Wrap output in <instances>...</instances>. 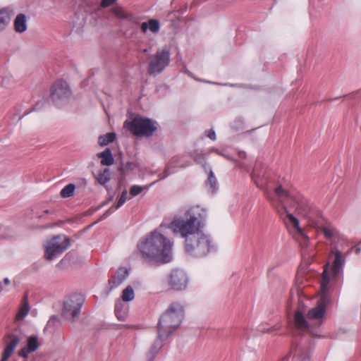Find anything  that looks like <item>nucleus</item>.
<instances>
[{
  "label": "nucleus",
  "instance_id": "obj_47",
  "mask_svg": "<svg viewBox=\"0 0 361 361\" xmlns=\"http://www.w3.org/2000/svg\"><path fill=\"white\" fill-rule=\"evenodd\" d=\"M235 161L237 162V166H239L240 168H245V167L244 163L238 161Z\"/></svg>",
  "mask_w": 361,
  "mask_h": 361
},
{
  "label": "nucleus",
  "instance_id": "obj_35",
  "mask_svg": "<svg viewBox=\"0 0 361 361\" xmlns=\"http://www.w3.org/2000/svg\"><path fill=\"white\" fill-rule=\"evenodd\" d=\"M329 281H330V278L327 273V270L326 269H324L323 276H322V280L321 282V289H322V292H324L326 290L327 286L329 283Z\"/></svg>",
  "mask_w": 361,
  "mask_h": 361
},
{
  "label": "nucleus",
  "instance_id": "obj_28",
  "mask_svg": "<svg viewBox=\"0 0 361 361\" xmlns=\"http://www.w3.org/2000/svg\"><path fill=\"white\" fill-rule=\"evenodd\" d=\"M116 139L115 133H108L106 135H100L98 139V142L101 146H106L108 144L113 142Z\"/></svg>",
  "mask_w": 361,
  "mask_h": 361
},
{
  "label": "nucleus",
  "instance_id": "obj_31",
  "mask_svg": "<svg viewBox=\"0 0 361 361\" xmlns=\"http://www.w3.org/2000/svg\"><path fill=\"white\" fill-rule=\"evenodd\" d=\"M75 189V185L73 183H69L61 190L60 195L63 198L70 197L73 195Z\"/></svg>",
  "mask_w": 361,
  "mask_h": 361
},
{
  "label": "nucleus",
  "instance_id": "obj_1",
  "mask_svg": "<svg viewBox=\"0 0 361 361\" xmlns=\"http://www.w3.org/2000/svg\"><path fill=\"white\" fill-rule=\"evenodd\" d=\"M173 243L157 230L142 238L137 248L142 262L150 266H159L172 259Z\"/></svg>",
  "mask_w": 361,
  "mask_h": 361
},
{
  "label": "nucleus",
  "instance_id": "obj_9",
  "mask_svg": "<svg viewBox=\"0 0 361 361\" xmlns=\"http://www.w3.org/2000/svg\"><path fill=\"white\" fill-rule=\"evenodd\" d=\"M84 301L85 299L80 295H71L63 302L61 316L66 320L75 322L79 317Z\"/></svg>",
  "mask_w": 361,
  "mask_h": 361
},
{
  "label": "nucleus",
  "instance_id": "obj_46",
  "mask_svg": "<svg viewBox=\"0 0 361 361\" xmlns=\"http://www.w3.org/2000/svg\"><path fill=\"white\" fill-rule=\"evenodd\" d=\"M247 155L245 152H238V157L240 159H245L246 158Z\"/></svg>",
  "mask_w": 361,
  "mask_h": 361
},
{
  "label": "nucleus",
  "instance_id": "obj_43",
  "mask_svg": "<svg viewBox=\"0 0 361 361\" xmlns=\"http://www.w3.org/2000/svg\"><path fill=\"white\" fill-rule=\"evenodd\" d=\"M45 104H46L45 100L38 102L35 104V107L33 108V110H38V109H41Z\"/></svg>",
  "mask_w": 361,
  "mask_h": 361
},
{
  "label": "nucleus",
  "instance_id": "obj_23",
  "mask_svg": "<svg viewBox=\"0 0 361 361\" xmlns=\"http://www.w3.org/2000/svg\"><path fill=\"white\" fill-rule=\"evenodd\" d=\"M190 165V163L188 164H183L182 162V157H174L171 159L170 162L166 166V169H165L164 172L163 176L161 178V179L165 178L167 176H169L171 174V172L169 171L170 167H181L185 168Z\"/></svg>",
  "mask_w": 361,
  "mask_h": 361
},
{
  "label": "nucleus",
  "instance_id": "obj_5",
  "mask_svg": "<svg viewBox=\"0 0 361 361\" xmlns=\"http://www.w3.org/2000/svg\"><path fill=\"white\" fill-rule=\"evenodd\" d=\"M184 317V307L178 302H172L160 317L157 324V331L160 336H171L178 328Z\"/></svg>",
  "mask_w": 361,
  "mask_h": 361
},
{
  "label": "nucleus",
  "instance_id": "obj_6",
  "mask_svg": "<svg viewBox=\"0 0 361 361\" xmlns=\"http://www.w3.org/2000/svg\"><path fill=\"white\" fill-rule=\"evenodd\" d=\"M155 124L152 119L137 116L131 121L126 120L123 126L134 135L149 137L157 130Z\"/></svg>",
  "mask_w": 361,
  "mask_h": 361
},
{
  "label": "nucleus",
  "instance_id": "obj_36",
  "mask_svg": "<svg viewBox=\"0 0 361 361\" xmlns=\"http://www.w3.org/2000/svg\"><path fill=\"white\" fill-rule=\"evenodd\" d=\"M147 188L148 187H147V186L142 187V186L137 185H132L130 188V194L132 197H135V196L139 195L140 193H141L145 188Z\"/></svg>",
  "mask_w": 361,
  "mask_h": 361
},
{
  "label": "nucleus",
  "instance_id": "obj_33",
  "mask_svg": "<svg viewBox=\"0 0 361 361\" xmlns=\"http://www.w3.org/2000/svg\"><path fill=\"white\" fill-rule=\"evenodd\" d=\"M113 13L118 18L122 19H128L131 20L132 16L127 12H126L123 8H114L112 9Z\"/></svg>",
  "mask_w": 361,
  "mask_h": 361
},
{
  "label": "nucleus",
  "instance_id": "obj_21",
  "mask_svg": "<svg viewBox=\"0 0 361 361\" xmlns=\"http://www.w3.org/2000/svg\"><path fill=\"white\" fill-rule=\"evenodd\" d=\"M295 325L298 330L307 331L312 334H315L311 327L310 323L307 322L300 312H296L295 314Z\"/></svg>",
  "mask_w": 361,
  "mask_h": 361
},
{
  "label": "nucleus",
  "instance_id": "obj_51",
  "mask_svg": "<svg viewBox=\"0 0 361 361\" xmlns=\"http://www.w3.org/2000/svg\"><path fill=\"white\" fill-rule=\"evenodd\" d=\"M32 110L29 111H26L23 114V116L27 115V114H29Z\"/></svg>",
  "mask_w": 361,
  "mask_h": 361
},
{
  "label": "nucleus",
  "instance_id": "obj_37",
  "mask_svg": "<svg viewBox=\"0 0 361 361\" xmlns=\"http://www.w3.org/2000/svg\"><path fill=\"white\" fill-rule=\"evenodd\" d=\"M149 29L151 32L155 33L159 30V23L157 20L151 19L149 20Z\"/></svg>",
  "mask_w": 361,
  "mask_h": 361
},
{
  "label": "nucleus",
  "instance_id": "obj_42",
  "mask_svg": "<svg viewBox=\"0 0 361 361\" xmlns=\"http://www.w3.org/2000/svg\"><path fill=\"white\" fill-rule=\"evenodd\" d=\"M207 135L209 138H210L212 140H216V133L213 129H210L209 130L207 131Z\"/></svg>",
  "mask_w": 361,
  "mask_h": 361
},
{
  "label": "nucleus",
  "instance_id": "obj_34",
  "mask_svg": "<svg viewBox=\"0 0 361 361\" xmlns=\"http://www.w3.org/2000/svg\"><path fill=\"white\" fill-rule=\"evenodd\" d=\"M192 157L195 161V163L198 164H201L203 167V164L206 163L204 154L202 152H199L197 151L194 152L192 154Z\"/></svg>",
  "mask_w": 361,
  "mask_h": 361
},
{
  "label": "nucleus",
  "instance_id": "obj_39",
  "mask_svg": "<svg viewBox=\"0 0 361 361\" xmlns=\"http://www.w3.org/2000/svg\"><path fill=\"white\" fill-rule=\"evenodd\" d=\"M117 209H115V206H113L111 207H110L109 209H107L104 214L103 215L101 216V219L100 220H104L105 219L106 217H108L109 216H110L112 213L114 212V211H116Z\"/></svg>",
  "mask_w": 361,
  "mask_h": 361
},
{
  "label": "nucleus",
  "instance_id": "obj_18",
  "mask_svg": "<svg viewBox=\"0 0 361 361\" xmlns=\"http://www.w3.org/2000/svg\"><path fill=\"white\" fill-rule=\"evenodd\" d=\"M128 271L126 268L120 267L117 269L111 280L109 281L110 290L119 286L126 279Z\"/></svg>",
  "mask_w": 361,
  "mask_h": 361
},
{
  "label": "nucleus",
  "instance_id": "obj_19",
  "mask_svg": "<svg viewBox=\"0 0 361 361\" xmlns=\"http://www.w3.org/2000/svg\"><path fill=\"white\" fill-rule=\"evenodd\" d=\"M326 311L325 297L323 296L318 305L310 310L307 313V317L310 320L322 319Z\"/></svg>",
  "mask_w": 361,
  "mask_h": 361
},
{
  "label": "nucleus",
  "instance_id": "obj_11",
  "mask_svg": "<svg viewBox=\"0 0 361 361\" xmlns=\"http://www.w3.org/2000/svg\"><path fill=\"white\" fill-rule=\"evenodd\" d=\"M60 236L53 238L49 245L46 247L45 256L49 260H52L58 255L65 252L70 246V239L65 237L61 243H59Z\"/></svg>",
  "mask_w": 361,
  "mask_h": 361
},
{
  "label": "nucleus",
  "instance_id": "obj_2",
  "mask_svg": "<svg viewBox=\"0 0 361 361\" xmlns=\"http://www.w3.org/2000/svg\"><path fill=\"white\" fill-rule=\"evenodd\" d=\"M207 211L200 206L189 209L184 216L174 218L169 228L176 234H180L187 240L197 231L202 230L206 225Z\"/></svg>",
  "mask_w": 361,
  "mask_h": 361
},
{
  "label": "nucleus",
  "instance_id": "obj_26",
  "mask_svg": "<svg viewBox=\"0 0 361 361\" xmlns=\"http://www.w3.org/2000/svg\"><path fill=\"white\" fill-rule=\"evenodd\" d=\"M14 29L16 32L22 33L27 30L26 16L23 13L17 15L14 20Z\"/></svg>",
  "mask_w": 361,
  "mask_h": 361
},
{
  "label": "nucleus",
  "instance_id": "obj_25",
  "mask_svg": "<svg viewBox=\"0 0 361 361\" xmlns=\"http://www.w3.org/2000/svg\"><path fill=\"white\" fill-rule=\"evenodd\" d=\"M98 158L101 159V164L103 166H111L114 162V159L109 148H106L103 152L97 154Z\"/></svg>",
  "mask_w": 361,
  "mask_h": 361
},
{
  "label": "nucleus",
  "instance_id": "obj_20",
  "mask_svg": "<svg viewBox=\"0 0 361 361\" xmlns=\"http://www.w3.org/2000/svg\"><path fill=\"white\" fill-rule=\"evenodd\" d=\"M203 169L204 171L208 173V178L205 182L206 187L208 191L214 193L217 190V179L209 164L204 163L203 164Z\"/></svg>",
  "mask_w": 361,
  "mask_h": 361
},
{
  "label": "nucleus",
  "instance_id": "obj_12",
  "mask_svg": "<svg viewBox=\"0 0 361 361\" xmlns=\"http://www.w3.org/2000/svg\"><path fill=\"white\" fill-rule=\"evenodd\" d=\"M188 279L185 272L181 269H173L169 276V285L175 290H181L186 288Z\"/></svg>",
  "mask_w": 361,
  "mask_h": 361
},
{
  "label": "nucleus",
  "instance_id": "obj_7",
  "mask_svg": "<svg viewBox=\"0 0 361 361\" xmlns=\"http://www.w3.org/2000/svg\"><path fill=\"white\" fill-rule=\"evenodd\" d=\"M283 205L284 213L286 214V217L288 221L293 225L295 229V237L298 241L301 247V252L302 257H312L314 256L313 253H310L308 248L309 238L305 234L304 230L299 225V220L293 216V214L288 210V207H290L287 204V202L283 199V202H281Z\"/></svg>",
  "mask_w": 361,
  "mask_h": 361
},
{
  "label": "nucleus",
  "instance_id": "obj_4",
  "mask_svg": "<svg viewBox=\"0 0 361 361\" xmlns=\"http://www.w3.org/2000/svg\"><path fill=\"white\" fill-rule=\"evenodd\" d=\"M185 252L190 256L202 258L216 250L213 238L202 230L197 231L191 238L185 240Z\"/></svg>",
  "mask_w": 361,
  "mask_h": 361
},
{
  "label": "nucleus",
  "instance_id": "obj_44",
  "mask_svg": "<svg viewBox=\"0 0 361 361\" xmlns=\"http://www.w3.org/2000/svg\"><path fill=\"white\" fill-rule=\"evenodd\" d=\"M149 28V23L144 22L141 25V29L143 32H146Z\"/></svg>",
  "mask_w": 361,
  "mask_h": 361
},
{
  "label": "nucleus",
  "instance_id": "obj_24",
  "mask_svg": "<svg viewBox=\"0 0 361 361\" xmlns=\"http://www.w3.org/2000/svg\"><path fill=\"white\" fill-rule=\"evenodd\" d=\"M116 318L120 321H124L128 314V307L122 301L117 300L114 309Z\"/></svg>",
  "mask_w": 361,
  "mask_h": 361
},
{
  "label": "nucleus",
  "instance_id": "obj_10",
  "mask_svg": "<svg viewBox=\"0 0 361 361\" xmlns=\"http://www.w3.org/2000/svg\"><path fill=\"white\" fill-rule=\"evenodd\" d=\"M71 95L68 83L64 80L56 81L51 87L50 97L56 106L66 102Z\"/></svg>",
  "mask_w": 361,
  "mask_h": 361
},
{
  "label": "nucleus",
  "instance_id": "obj_41",
  "mask_svg": "<svg viewBox=\"0 0 361 361\" xmlns=\"http://www.w3.org/2000/svg\"><path fill=\"white\" fill-rule=\"evenodd\" d=\"M322 232H323L324 235H325V237L327 238H331L334 235L333 232L328 228H325V227L323 228Z\"/></svg>",
  "mask_w": 361,
  "mask_h": 361
},
{
  "label": "nucleus",
  "instance_id": "obj_40",
  "mask_svg": "<svg viewBox=\"0 0 361 361\" xmlns=\"http://www.w3.org/2000/svg\"><path fill=\"white\" fill-rule=\"evenodd\" d=\"M117 0H102L100 6L102 8H106L112 5Z\"/></svg>",
  "mask_w": 361,
  "mask_h": 361
},
{
  "label": "nucleus",
  "instance_id": "obj_14",
  "mask_svg": "<svg viewBox=\"0 0 361 361\" xmlns=\"http://www.w3.org/2000/svg\"><path fill=\"white\" fill-rule=\"evenodd\" d=\"M4 342L6 343L5 348L2 353V357L0 361H7V360L13 354L16 347L20 342L19 337L14 334H10L4 337Z\"/></svg>",
  "mask_w": 361,
  "mask_h": 361
},
{
  "label": "nucleus",
  "instance_id": "obj_38",
  "mask_svg": "<svg viewBox=\"0 0 361 361\" xmlns=\"http://www.w3.org/2000/svg\"><path fill=\"white\" fill-rule=\"evenodd\" d=\"M127 195H128L127 190H124L122 192L121 195L118 202L115 205V209L120 208L126 202V201L127 200Z\"/></svg>",
  "mask_w": 361,
  "mask_h": 361
},
{
  "label": "nucleus",
  "instance_id": "obj_48",
  "mask_svg": "<svg viewBox=\"0 0 361 361\" xmlns=\"http://www.w3.org/2000/svg\"><path fill=\"white\" fill-rule=\"evenodd\" d=\"M355 254L358 255L361 252V248L359 247H356L355 249Z\"/></svg>",
  "mask_w": 361,
  "mask_h": 361
},
{
  "label": "nucleus",
  "instance_id": "obj_17",
  "mask_svg": "<svg viewBox=\"0 0 361 361\" xmlns=\"http://www.w3.org/2000/svg\"><path fill=\"white\" fill-rule=\"evenodd\" d=\"M334 254V259L331 267V272L334 279L337 280L342 271L345 261L342 259V253L338 250L332 251Z\"/></svg>",
  "mask_w": 361,
  "mask_h": 361
},
{
  "label": "nucleus",
  "instance_id": "obj_27",
  "mask_svg": "<svg viewBox=\"0 0 361 361\" xmlns=\"http://www.w3.org/2000/svg\"><path fill=\"white\" fill-rule=\"evenodd\" d=\"M11 15L8 8L0 11V32L6 28L11 20Z\"/></svg>",
  "mask_w": 361,
  "mask_h": 361
},
{
  "label": "nucleus",
  "instance_id": "obj_50",
  "mask_svg": "<svg viewBox=\"0 0 361 361\" xmlns=\"http://www.w3.org/2000/svg\"><path fill=\"white\" fill-rule=\"evenodd\" d=\"M56 319V316H53V317L50 319V320L49 321V323L51 322V321H52L53 319Z\"/></svg>",
  "mask_w": 361,
  "mask_h": 361
},
{
  "label": "nucleus",
  "instance_id": "obj_49",
  "mask_svg": "<svg viewBox=\"0 0 361 361\" xmlns=\"http://www.w3.org/2000/svg\"><path fill=\"white\" fill-rule=\"evenodd\" d=\"M4 283L6 286H8L9 283H10V281L8 278H6L4 280Z\"/></svg>",
  "mask_w": 361,
  "mask_h": 361
},
{
  "label": "nucleus",
  "instance_id": "obj_45",
  "mask_svg": "<svg viewBox=\"0 0 361 361\" xmlns=\"http://www.w3.org/2000/svg\"><path fill=\"white\" fill-rule=\"evenodd\" d=\"M216 153L226 158L228 160H232V157L228 154L219 152L218 149L216 150Z\"/></svg>",
  "mask_w": 361,
  "mask_h": 361
},
{
  "label": "nucleus",
  "instance_id": "obj_29",
  "mask_svg": "<svg viewBox=\"0 0 361 361\" xmlns=\"http://www.w3.org/2000/svg\"><path fill=\"white\" fill-rule=\"evenodd\" d=\"M135 293L133 288L128 286L122 292V302H129L134 299Z\"/></svg>",
  "mask_w": 361,
  "mask_h": 361
},
{
  "label": "nucleus",
  "instance_id": "obj_22",
  "mask_svg": "<svg viewBox=\"0 0 361 361\" xmlns=\"http://www.w3.org/2000/svg\"><path fill=\"white\" fill-rule=\"evenodd\" d=\"M29 312L30 306L28 302V295L26 293L24 294L22 298L20 307L16 316V319L18 321L23 320L28 314Z\"/></svg>",
  "mask_w": 361,
  "mask_h": 361
},
{
  "label": "nucleus",
  "instance_id": "obj_8",
  "mask_svg": "<svg viewBox=\"0 0 361 361\" xmlns=\"http://www.w3.org/2000/svg\"><path fill=\"white\" fill-rule=\"evenodd\" d=\"M170 51L166 47L158 49L154 54L149 57L147 73L150 75L161 73L170 63Z\"/></svg>",
  "mask_w": 361,
  "mask_h": 361
},
{
  "label": "nucleus",
  "instance_id": "obj_3",
  "mask_svg": "<svg viewBox=\"0 0 361 361\" xmlns=\"http://www.w3.org/2000/svg\"><path fill=\"white\" fill-rule=\"evenodd\" d=\"M274 191L281 202H283L284 199L289 207H295L298 214L309 219L312 225L317 226L319 224L320 212L313 207L305 198L290 195L281 185L276 187Z\"/></svg>",
  "mask_w": 361,
  "mask_h": 361
},
{
  "label": "nucleus",
  "instance_id": "obj_32",
  "mask_svg": "<svg viewBox=\"0 0 361 361\" xmlns=\"http://www.w3.org/2000/svg\"><path fill=\"white\" fill-rule=\"evenodd\" d=\"M136 168L137 164L135 162L128 161L126 164H122V165L119 167V171H121L123 175H126Z\"/></svg>",
  "mask_w": 361,
  "mask_h": 361
},
{
  "label": "nucleus",
  "instance_id": "obj_13",
  "mask_svg": "<svg viewBox=\"0 0 361 361\" xmlns=\"http://www.w3.org/2000/svg\"><path fill=\"white\" fill-rule=\"evenodd\" d=\"M251 176L258 188L263 190L267 188L269 181V176L267 173L265 166L262 163L259 161L256 162Z\"/></svg>",
  "mask_w": 361,
  "mask_h": 361
},
{
  "label": "nucleus",
  "instance_id": "obj_15",
  "mask_svg": "<svg viewBox=\"0 0 361 361\" xmlns=\"http://www.w3.org/2000/svg\"><path fill=\"white\" fill-rule=\"evenodd\" d=\"M169 338L166 335L160 336V332L157 331L156 339L150 345L148 351L146 353L145 361H154L159 350L164 346V342Z\"/></svg>",
  "mask_w": 361,
  "mask_h": 361
},
{
  "label": "nucleus",
  "instance_id": "obj_16",
  "mask_svg": "<svg viewBox=\"0 0 361 361\" xmlns=\"http://www.w3.org/2000/svg\"><path fill=\"white\" fill-rule=\"evenodd\" d=\"M291 355H293L292 361H310V360L306 347L302 344H297L295 346H293L290 355L283 358L281 361H288Z\"/></svg>",
  "mask_w": 361,
  "mask_h": 361
},
{
  "label": "nucleus",
  "instance_id": "obj_30",
  "mask_svg": "<svg viewBox=\"0 0 361 361\" xmlns=\"http://www.w3.org/2000/svg\"><path fill=\"white\" fill-rule=\"evenodd\" d=\"M111 178V173H110V170L108 169V168H106L104 169L103 171L100 172L99 174H98V177H97V181L101 184V185H105L107 182L109 181Z\"/></svg>",
  "mask_w": 361,
  "mask_h": 361
}]
</instances>
